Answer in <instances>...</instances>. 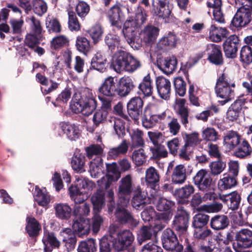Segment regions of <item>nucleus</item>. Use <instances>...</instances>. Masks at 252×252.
Returning a JSON list of instances; mask_svg holds the SVG:
<instances>
[{"label":"nucleus","mask_w":252,"mask_h":252,"mask_svg":"<svg viewBox=\"0 0 252 252\" xmlns=\"http://www.w3.org/2000/svg\"><path fill=\"white\" fill-rule=\"evenodd\" d=\"M26 231L30 237L36 239L41 231V226L38 221L34 217H28L26 218Z\"/></svg>","instance_id":"a878e982"},{"label":"nucleus","mask_w":252,"mask_h":252,"mask_svg":"<svg viewBox=\"0 0 252 252\" xmlns=\"http://www.w3.org/2000/svg\"><path fill=\"white\" fill-rule=\"evenodd\" d=\"M75 45L77 49L84 54H87L91 49L90 41L87 38L82 36L77 37Z\"/></svg>","instance_id":"8fccbe9b"},{"label":"nucleus","mask_w":252,"mask_h":252,"mask_svg":"<svg viewBox=\"0 0 252 252\" xmlns=\"http://www.w3.org/2000/svg\"><path fill=\"white\" fill-rule=\"evenodd\" d=\"M172 182L175 184H182L187 179V170L183 164L176 166L171 175Z\"/></svg>","instance_id":"c756f323"},{"label":"nucleus","mask_w":252,"mask_h":252,"mask_svg":"<svg viewBox=\"0 0 252 252\" xmlns=\"http://www.w3.org/2000/svg\"><path fill=\"white\" fill-rule=\"evenodd\" d=\"M193 180L198 189L202 191H207L210 189L213 181L208 171L203 169L197 172Z\"/></svg>","instance_id":"ddd939ff"},{"label":"nucleus","mask_w":252,"mask_h":252,"mask_svg":"<svg viewBox=\"0 0 252 252\" xmlns=\"http://www.w3.org/2000/svg\"><path fill=\"white\" fill-rule=\"evenodd\" d=\"M42 242L44 244V252H52L53 249L59 248L61 245L55 233L48 231L44 232Z\"/></svg>","instance_id":"5701e85b"},{"label":"nucleus","mask_w":252,"mask_h":252,"mask_svg":"<svg viewBox=\"0 0 252 252\" xmlns=\"http://www.w3.org/2000/svg\"><path fill=\"white\" fill-rule=\"evenodd\" d=\"M206 51L208 60L216 65H221L223 63V58L220 46L215 44L207 45Z\"/></svg>","instance_id":"a211bd4d"},{"label":"nucleus","mask_w":252,"mask_h":252,"mask_svg":"<svg viewBox=\"0 0 252 252\" xmlns=\"http://www.w3.org/2000/svg\"><path fill=\"white\" fill-rule=\"evenodd\" d=\"M73 215L75 218L72 225V229L79 237L88 235L91 229V222L86 217L90 213L89 206H74Z\"/></svg>","instance_id":"f257e3e1"},{"label":"nucleus","mask_w":252,"mask_h":252,"mask_svg":"<svg viewBox=\"0 0 252 252\" xmlns=\"http://www.w3.org/2000/svg\"><path fill=\"white\" fill-rule=\"evenodd\" d=\"M107 58L104 54L97 52L93 57L91 61L92 67L100 72L106 70Z\"/></svg>","instance_id":"c85d7f7f"},{"label":"nucleus","mask_w":252,"mask_h":252,"mask_svg":"<svg viewBox=\"0 0 252 252\" xmlns=\"http://www.w3.org/2000/svg\"><path fill=\"white\" fill-rule=\"evenodd\" d=\"M68 28L69 30L73 32H77L80 30L81 25L79 23L76 14L74 12L69 11L68 12Z\"/></svg>","instance_id":"69168bd1"},{"label":"nucleus","mask_w":252,"mask_h":252,"mask_svg":"<svg viewBox=\"0 0 252 252\" xmlns=\"http://www.w3.org/2000/svg\"><path fill=\"white\" fill-rule=\"evenodd\" d=\"M242 139L237 131L229 130L224 136L223 142L230 150H233Z\"/></svg>","instance_id":"c9c22d12"},{"label":"nucleus","mask_w":252,"mask_h":252,"mask_svg":"<svg viewBox=\"0 0 252 252\" xmlns=\"http://www.w3.org/2000/svg\"><path fill=\"white\" fill-rule=\"evenodd\" d=\"M97 101L89 91H84L79 96H76L70 108L74 113H81L89 116L96 109Z\"/></svg>","instance_id":"f03ea898"},{"label":"nucleus","mask_w":252,"mask_h":252,"mask_svg":"<svg viewBox=\"0 0 252 252\" xmlns=\"http://www.w3.org/2000/svg\"><path fill=\"white\" fill-rule=\"evenodd\" d=\"M130 136L132 148H137L144 146L145 141L143 138L144 133L142 130L136 129L133 131Z\"/></svg>","instance_id":"37998d69"},{"label":"nucleus","mask_w":252,"mask_h":252,"mask_svg":"<svg viewBox=\"0 0 252 252\" xmlns=\"http://www.w3.org/2000/svg\"><path fill=\"white\" fill-rule=\"evenodd\" d=\"M141 120L143 126L146 129L152 128L157 124L153 114H151L150 111L146 109L142 117Z\"/></svg>","instance_id":"13d9d810"},{"label":"nucleus","mask_w":252,"mask_h":252,"mask_svg":"<svg viewBox=\"0 0 252 252\" xmlns=\"http://www.w3.org/2000/svg\"><path fill=\"white\" fill-rule=\"evenodd\" d=\"M128 149V145L126 140H124L118 146L110 149L107 153L108 159H116L122 155H125Z\"/></svg>","instance_id":"2f4dec72"},{"label":"nucleus","mask_w":252,"mask_h":252,"mask_svg":"<svg viewBox=\"0 0 252 252\" xmlns=\"http://www.w3.org/2000/svg\"><path fill=\"white\" fill-rule=\"evenodd\" d=\"M162 243L163 247L166 250L176 252H182L183 251V245L179 244L176 235L170 228H167L163 231Z\"/></svg>","instance_id":"1a4fd4ad"},{"label":"nucleus","mask_w":252,"mask_h":252,"mask_svg":"<svg viewBox=\"0 0 252 252\" xmlns=\"http://www.w3.org/2000/svg\"><path fill=\"white\" fill-rule=\"evenodd\" d=\"M159 178L158 171L153 166L150 167L146 170L145 180L147 185L151 188H154L158 185Z\"/></svg>","instance_id":"4c0bfd02"},{"label":"nucleus","mask_w":252,"mask_h":252,"mask_svg":"<svg viewBox=\"0 0 252 252\" xmlns=\"http://www.w3.org/2000/svg\"><path fill=\"white\" fill-rule=\"evenodd\" d=\"M190 212L183 206H178L172 223L173 228L181 233H185L189 226Z\"/></svg>","instance_id":"423d86ee"},{"label":"nucleus","mask_w":252,"mask_h":252,"mask_svg":"<svg viewBox=\"0 0 252 252\" xmlns=\"http://www.w3.org/2000/svg\"><path fill=\"white\" fill-rule=\"evenodd\" d=\"M150 151L152 153L153 158L155 159H158L167 158L168 155V153L165 146L161 144L151 147Z\"/></svg>","instance_id":"603ef678"},{"label":"nucleus","mask_w":252,"mask_h":252,"mask_svg":"<svg viewBox=\"0 0 252 252\" xmlns=\"http://www.w3.org/2000/svg\"><path fill=\"white\" fill-rule=\"evenodd\" d=\"M195 208L198 213L193 218L192 226L194 228L205 227L208 223L210 217L205 213H217L220 211L222 206H197Z\"/></svg>","instance_id":"39448f33"},{"label":"nucleus","mask_w":252,"mask_h":252,"mask_svg":"<svg viewBox=\"0 0 252 252\" xmlns=\"http://www.w3.org/2000/svg\"><path fill=\"white\" fill-rule=\"evenodd\" d=\"M228 34V31L226 28H219L212 25L209 29V38L214 42H219L226 37Z\"/></svg>","instance_id":"72a5a7b5"},{"label":"nucleus","mask_w":252,"mask_h":252,"mask_svg":"<svg viewBox=\"0 0 252 252\" xmlns=\"http://www.w3.org/2000/svg\"><path fill=\"white\" fill-rule=\"evenodd\" d=\"M237 246L239 248L248 249L252 247V231L248 228L239 230Z\"/></svg>","instance_id":"b1692460"},{"label":"nucleus","mask_w":252,"mask_h":252,"mask_svg":"<svg viewBox=\"0 0 252 252\" xmlns=\"http://www.w3.org/2000/svg\"><path fill=\"white\" fill-rule=\"evenodd\" d=\"M234 155L240 158L250 157L252 153V148L249 142L245 139H242L238 145H236Z\"/></svg>","instance_id":"393cba45"},{"label":"nucleus","mask_w":252,"mask_h":252,"mask_svg":"<svg viewBox=\"0 0 252 252\" xmlns=\"http://www.w3.org/2000/svg\"><path fill=\"white\" fill-rule=\"evenodd\" d=\"M97 245L95 240L93 238L79 242L77 252H96Z\"/></svg>","instance_id":"a19ab883"},{"label":"nucleus","mask_w":252,"mask_h":252,"mask_svg":"<svg viewBox=\"0 0 252 252\" xmlns=\"http://www.w3.org/2000/svg\"><path fill=\"white\" fill-rule=\"evenodd\" d=\"M116 95L125 97L134 89L135 85L133 79L129 76H124L116 82Z\"/></svg>","instance_id":"9b49d317"},{"label":"nucleus","mask_w":252,"mask_h":252,"mask_svg":"<svg viewBox=\"0 0 252 252\" xmlns=\"http://www.w3.org/2000/svg\"><path fill=\"white\" fill-rule=\"evenodd\" d=\"M235 84L227 74H221L217 79L215 92L218 96L224 99L220 101L221 105H224L231 100L234 96V90Z\"/></svg>","instance_id":"7ed1b4c3"},{"label":"nucleus","mask_w":252,"mask_h":252,"mask_svg":"<svg viewBox=\"0 0 252 252\" xmlns=\"http://www.w3.org/2000/svg\"><path fill=\"white\" fill-rule=\"evenodd\" d=\"M177 36L173 32H169L168 34L160 39L158 43V46L160 49L165 47H174L177 42Z\"/></svg>","instance_id":"79ce46f5"},{"label":"nucleus","mask_w":252,"mask_h":252,"mask_svg":"<svg viewBox=\"0 0 252 252\" xmlns=\"http://www.w3.org/2000/svg\"><path fill=\"white\" fill-rule=\"evenodd\" d=\"M133 191L132 176L127 174L123 177L119 183L118 195L121 205H127L129 201V196ZM117 205H120L117 204Z\"/></svg>","instance_id":"0eeeda50"},{"label":"nucleus","mask_w":252,"mask_h":252,"mask_svg":"<svg viewBox=\"0 0 252 252\" xmlns=\"http://www.w3.org/2000/svg\"><path fill=\"white\" fill-rule=\"evenodd\" d=\"M153 234V229L151 227L143 225L140 228L137 234V240L141 245L147 240L151 239Z\"/></svg>","instance_id":"5fc2aeb1"},{"label":"nucleus","mask_w":252,"mask_h":252,"mask_svg":"<svg viewBox=\"0 0 252 252\" xmlns=\"http://www.w3.org/2000/svg\"><path fill=\"white\" fill-rule=\"evenodd\" d=\"M177 63L176 58L174 56H171L158 61L157 65L163 73L170 74L176 70Z\"/></svg>","instance_id":"aec40b11"},{"label":"nucleus","mask_w":252,"mask_h":252,"mask_svg":"<svg viewBox=\"0 0 252 252\" xmlns=\"http://www.w3.org/2000/svg\"><path fill=\"white\" fill-rule=\"evenodd\" d=\"M69 39L65 35H61L54 37L51 41L52 49L57 50L68 45Z\"/></svg>","instance_id":"4d7b16f0"},{"label":"nucleus","mask_w":252,"mask_h":252,"mask_svg":"<svg viewBox=\"0 0 252 252\" xmlns=\"http://www.w3.org/2000/svg\"><path fill=\"white\" fill-rule=\"evenodd\" d=\"M229 225V220L227 216L217 215L212 217L210 221L211 227L214 230H222Z\"/></svg>","instance_id":"473e14b6"},{"label":"nucleus","mask_w":252,"mask_h":252,"mask_svg":"<svg viewBox=\"0 0 252 252\" xmlns=\"http://www.w3.org/2000/svg\"><path fill=\"white\" fill-rule=\"evenodd\" d=\"M211 174L213 176H217L220 174L225 168L226 163L220 159L213 161L209 164Z\"/></svg>","instance_id":"680f3d73"},{"label":"nucleus","mask_w":252,"mask_h":252,"mask_svg":"<svg viewBox=\"0 0 252 252\" xmlns=\"http://www.w3.org/2000/svg\"><path fill=\"white\" fill-rule=\"evenodd\" d=\"M159 29L152 24H148L140 31L141 37L146 45L154 44L159 35Z\"/></svg>","instance_id":"f3484780"},{"label":"nucleus","mask_w":252,"mask_h":252,"mask_svg":"<svg viewBox=\"0 0 252 252\" xmlns=\"http://www.w3.org/2000/svg\"><path fill=\"white\" fill-rule=\"evenodd\" d=\"M124 206H117L115 215L118 221L122 224H128L131 228L136 227L138 221L131 215L130 213L124 207Z\"/></svg>","instance_id":"dca6fc26"},{"label":"nucleus","mask_w":252,"mask_h":252,"mask_svg":"<svg viewBox=\"0 0 252 252\" xmlns=\"http://www.w3.org/2000/svg\"><path fill=\"white\" fill-rule=\"evenodd\" d=\"M131 54L122 50H118L113 58L112 65L114 70L117 73H121L128 63Z\"/></svg>","instance_id":"4468645a"},{"label":"nucleus","mask_w":252,"mask_h":252,"mask_svg":"<svg viewBox=\"0 0 252 252\" xmlns=\"http://www.w3.org/2000/svg\"><path fill=\"white\" fill-rule=\"evenodd\" d=\"M143 105L144 102L140 96L131 98L126 105L129 116L135 121L138 120L142 113Z\"/></svg>","instance_id":"f8f14e48"},{"label":"nucleus","mask_w":252,"mask_h":252,"mask_svg":"<svg viewBox=\"0 0 252 252\" xmlns=\"http://www.w3.org/2000/svg\"><path fill=\"white\" fill-rule=\"evenodd\" d=\"M123 5L120 2H116L107 11V17L111 25L120 29L125 19V14L122 10Z\"/></svg>","instance_id":"9d476101"},{"label":"nucleus","mask_w":252,"mask_h":252,"mask_svg":"<svg viewBox=\"0 0 252 252\" xmlns=\"http://www.w3.org/2000/svg\"><path fill=\"white\" fill-rule=\"evenodd\" d=\"M85 157L80 153H75L72 158L71 165L72 169L77 172L82 173L85 171Z\"/></svg>","instance_id":"e433bc0d"},{"label":"nucleus","mask_w":252,"mask_h":252,"mask_svg":"<svg viewBox=\"0 0 252 252\" xmlns=\"http://www.w3.org/2000/svg\"><path fill=\"white\" fill-rule=\"evenodd\" d=\"M94 216L92 218V228L94 233H97L100 230L103 219L98 213L102 209V206H93Z\"/></svg>","instance_id":"ea45409f"},{"label":"nucleus","mask_w":252,"mask_h":252,"mask_svg":"<svg viewBox=\"0 0 252 252\" xmlns=\"http://www.w3.org/2000/svg\"><path fill=\"white\" fill-rule=\"evenodd\" d=\"M174 85L176 94L181 96H184L186 92V83L182 77L175 78Z\"/></svg>","instance_id":"774afa93"},{"label":"nucleus","mask_w":252,"mask_h":252,"mask_svg":"<svg viewBox=\"0 0 252 252\" xmlns=\"http://www.w3.org/2000/svg\"><path fill=\"white\" fill-rule=\"evenodd\" d=\"M87 33L92 38L93 43L96 44L101 40L103 31L101 26L96 25L88 30Z\"/></svg>","instance_id":"864d4df0"},{"label":"nucleus","mask_w":252,"mask_h":252,"mask_svg":"<svg viewBox=\"0 0 252 252\" xmlns=\"http://www.w3.org/2000/svg\"><path fill=\"white\" fill-rule=\"evenodd\" d=\"M237 184L236 177L230 174L225 173L223 174V177L219 180L218 187L221 190L227 189L235 187Z\"/></svg>","instance_id":"58836bf2"},{"label":"nucleus","mask_w":252,"mask_h":252,"mask_svg":"<svg viewBox=\"0 0 252 252\" xmlns=\"http://www.w3.org/2000/svg\"><path fill=\"white\" fill-rule=\"evenodd\" d=\"M186 100L184 98L177 99L176 101V106L175 111L179 116L181 122L185 127H187L189 124V109L186 106Z\"/></svg>","instance_id":"4be33fe9"},{"label":"nucleus","mask_w":252,"mask_h":252,"mask_svg":"<svg viewBox=\"0 0 252 252\" xmlns=\"http://www.w3.org/2000/svg\"><path fill=\"white\" fill-rule=\"evenodd\" d=\"M240 61L243 63L249 64L252 63V49L248 45L241 48L240 55Z\"/></svg>","instance_id":"052dcab7"},{"label":"nucleus","mask_w":252,"mask_h":252,"mask_svg":"<svg viewBox=\"0 0 252 252\" xmlns=\"http://www.w3.org/2000/svg\"><path fill=\"white\" fill-rule=\"evenodd\" d=\"M156 207L158 211L161 212L156 214L159 219L167 221L172 218L173 212L171 206H156Z\"/></svg>","instance_id":"bf43d9fd"},{"label":"nucleus","mask_w":252,"mask_h":252,"mask_svg":"<svg viewBox=\"0 0 252 252\" xmlns=\"http://www.w3.org/2000/svg\"><path fill=\"white\" fill-rule=\"evenodd\" d=\"M134 240V237L129 230H121L117 233V237L112 241V245L116 251L128 249Z\"/></svg>","instance_id":"6e6552de"},{"label":"nucleus","mask_w":252,"mask_h":252,"mask_svg":"<svg viewBox=\"0 0 252 252\" xmlns=\"http://www.w3.org/2000/svg\"><path fill=\"white\" fill-rule=\"evenodd\" d=\"M35 194L34 195L35 201L38 205L48 204L51 202L52 198L48 193H44L37 186L35 188Z\"/></svg>","instance_id":"09e8293b"},{"label":"nucleus","mask_w":252,"mask_h":252,"mask_svg":"<svg viewBox=\"0 0 252 252\" xmlns=\"http://www.w3.org/2000/svg\"><path fill=\"white\" fill-rule=\"evenodd\" d=\"M158 92L163 99L169 98L171 91V84L169 80L163 77H158L156 80Z\"/></svg>","instance_id":"bb28decb"},{"label":"nucleus","mask_w":252,"mask_h":252,"mask_svg":"<svg viewBox=\"0 0 252 252\" xmlns=\"http://www.w3.org/2000/svg\"><path fill=\"white\" fill-rule=\"evenodd\" d=\"M57 217L62 220H66L70 218L72 209L70 206H55Z\"/></svg>","instance_id":"0e129e2a"},{"label":"nucleus","mask_w":252,"mask_h":252,"mask_svg":"<svg viewBox=\"0 0 252 252\" xmlns=\"http://www.w3.org/2000/svg\"><path fill=\"white\" fill-rule=\"evenodd\" d=\"M184 140L186 145L192 148L196 147L202 141V139L199 137V134L197 132L186 133Z\"/></svg>","instance_id":"3c124183"},{"label":"nucleus","mask_w":252,"mask_h":252,"mask_svg":"<svg viewBox=\"0 0 252 252\" xmlns=\"http://www.w3.org/2000/svg\"><path fill=\"white\" fill-rule=\"evenodd\" d=\"M239 39L236 35H231L223 43V51L226 58H235L240 47Z\"/></svg>","instance_id":"2eb2a0df"},{"label":"nucleus","mask_w":252,"mask_h":252,"mask_svg":"<svg viewBox=\"0 0 252 252\" xmlns=\"http://www.w3.org/2000/svg\"><path fill=\"white\" fill-rule=\"evenodd\" d=\"M46 27L49 33H60L62 31V26L59 21L54 17H47L46 20Z\"/></svg>","instance_id":"de8ad7c7"},{"label":"nucleus","mask_w":252,"mask_h":252,"mask_svg":"<svg viewBox=\"0 0 252 252\" xmlns=\"http://www.w3.org/2000/svg\"><path fill=\"white\" fill-rule=\"evenodd\" d=\"M32 9L37 15L41 16L47 11V5L43 0H32Z\"/></svg>","instance_id":"e2e57ef3"},{"label":"nucleus","mask_w":252,"mask_h":252,"mask_svg":"<svg viewBox=\"0 0 252 252\" xmlns=\"http://www.w3.org/2000/svg\"><path fill=\"white\" fill-rule=\"evenodd\" d=\"M108 114V112L103 109L97 110L93 117V126L97 127L100 124L104 123L106 121Z\"/></svg>","instance_id":"6e6d98bb"},{"label":"nucleus","mask_w":252,"mask_h":252,"mask_svg":"<svg viewBox=\"0 0 252 252\" xmlns=\"http://www.w3.org/2000/svg\"><path fill=\"white\" fill-rule=\"evenodd\" d=\"M116 79L109 76L106 77L98 89L99 93L105 96L116 97Z\"/></svg>","instance_id":"6ab92c4d"},{"label":"nucleus","mask_w":252,"mask_h":252,"mask_svg":"<svg viewBox=\"0 0 252 252\" xmlns=\"http://www.w3.org/2000/svg\"><path fill=\"white\" fill-rule=\"evenodd\" d=\"M239 206H230L229 208L232 212L229 213L230 218L231 221L234 224L239 226H243L247 223V219L246 216L242 213L241 208L239 211Z\"/></svg>","instance_id":"f704fd0d"},{"label":"nucleus","mask_w":252,"mask_h":252,"mask_svg":"<svg viewBox=\"0 0 252 252\" xmlns=\"http://www.w3.org/2000/svg\"><path fill=\"white\" fill-rule=\"evenodd\" d=\"M131 158L136 166L143 165L147 160V156L145 150L143 148L134 150L132 154Z\"/></svg>","instance_id":"a18cd8bd"},{"label":"nucleus","mask_w":252,"mask_h":252,"mask_svg":"<svg viewBox=\"0 0 252 252\" xmlns=\"http://www.w3.org/2000/svg\"><path fill=\"white\" fill-rule=\"evenodd\" d=\"M59 129L70 140L75 141L81 135L78 126L68 122H61L59 124Z\"/></svg>","instance_id":"412c9836"},{"label":"nucleus","mask_w":252,"mask_h":252,"mask_svg":"<svg viewBox=\"0 0 252 252\" xmlns=\"http://www.w3.org/2000/svg\"><path fill=\"white\" fill-rule=\"evenodd\" d=\"M236 6L238 8L231 21V24L236 28L247 25L252 20V4L245 3L244 0H235Z\"/></svg>","instance_id":"20e7f679"},{"label":"nucleus","mask_w":252,"mask_h":252,"mask_svg":"<svg viewBox=\"0 0 252 252\" xmlns=\"http://www.w3.org/2000/svg\"><path fill=\"white\" fill-rule=\"evenodd\" d=\"M103 168L102 159L100 157H98L96 161H91L89 169L91 176L94 178L98 177L102 172Z\"/></svg>","instance_id":"49530a36"},{"label":"nucleus","mask_w":252,"mask_h":252,"mask_svg":"<svg viewBox=\"0 0 252 252\" xmlns=\"http://www.w3.org/2000/svg\"><path fill=\"white\" fill-rule=\"evenodd\" d=\"M154 14L159 18L166 19L169 17L171 11L169 4H157L156 7L154 1L152 3Z\"/></svg>","instance_id":"c03bdc74"},{"label":"nucleus","mask_w":252,"mask_h":252,"mask_svg":"<svg viewBox=\"0 0 252 252\" xmlns=\"http://www.w3.org/2000/svg\"><path fill=\"white\" fill-rule=\"evenodd\" d=\"M138 94L144 97H150L153 93V80L149 74L146 75L138 86Z\"/></svg>","instance_id":"cd10ccee"},{"label":"nucleus","mask_w":252,"mask_h":252,"mask_svg":"<svg viewBox=\"0 0 252 252\" xmlns=\"http://www.w3.org/2000/svg\"><path fill=\"white\" fill-rule=\"evenodd\" d=\"M105 44L107 45L109 49L113 52L119 44V37L115 34L112 33L107 34L104 38Z\"/></svg>","instance_id":"338daca9"},{"label":"nucleus","mask_w":252,"mask_h":252,"mask_svg":"<svg viewBox=\"0 0 252 252\" xmlns=\"http://www.w3.org/2000/svg\"><path fill=\"white\" fill-rule=\"evenodd\" d=\"M194 191V187L192 185L185 186L177 189L175 191V197L180 204H187L188 198Z\"/></svg>","instance_id":"7c9ffc66"}]
</instances>
